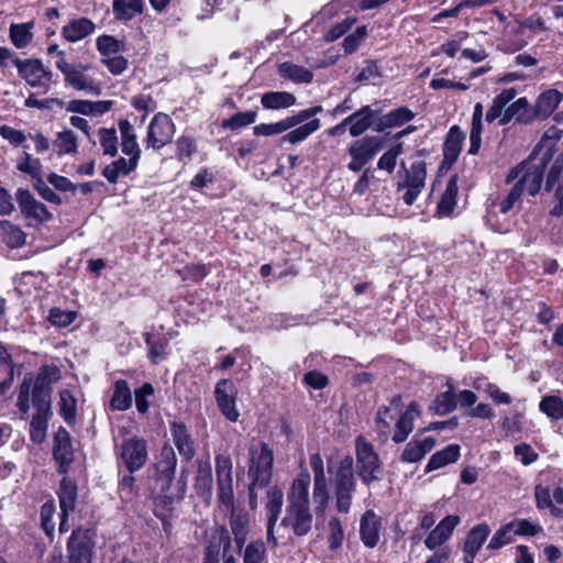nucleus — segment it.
<instances>
[{"label": "nucleus", "mask_w": 563, "mask_h": 563, "mask_svg": "<svg viewBox=\"0 0 563 563\" xmlns=\"http://www.w3.org/2000/svg\"><path fill=\"white\" fill-rule=\"evenodd\" d=\"M60 378V371L55 365H43L35 377L24 376L19 386L16 407L25 416L30 411V398L36 409L30 422V438L41 444L46 439L48 420L52 417V385Z\"/></svg>", "instance_id": "1"}, {"label": "nucleus", "mask_w": 563, "mask_h": 563, "mask_svg": "<svg viewBox=\"0 0 563 563\" xmlns=\"http://www.w3.org/2000/svg\"><path fill=\"white\" fill-rule=\"evenodd\" d=\"M310 482V473L302 468L287 493L286 512L280 522L299 538L308 536L313 527V515L309 501Z\"/></svg>", "instance_id": "2"}, {"label": "nucleus", "mask_w": 563, "mask_h": 563, "mask_svg": "<svg viewBox=\"0 0 563 563\" xmlns=\"http://www.w3.org/2000/svg\"><path fill=\"white\" fill-rule=\"evenodd\" d=\"M353 457L343 456L335 466L329 465L328 472L332 476L335 496V507L339 512L347 514L351 508L353 495L356 492V478L353 470Z\"/></svg>", "instance_id": "3"}, {"label": "nucleus", "mask_w": 563, "mask_h": 563, "mask_svg": "<svg viewBox=\"0 0 563 563\" xmlns=\"http://www.w3.org/2000/svg\"><path fill=\"white\" fill-rule=\"evenodd\" d=\"M550 159L551 155L544 154L543 157L536 163L534 153H532L526 161L509 170L506 183L510 184L519 178L515 186H519L521 192L527 190L529 195L536 196L540 191L544 172Z\"/></svg>", "instance_id": "4"}, {"label": "nucleus", "mask_w": 563, "mask_h": 563, "mask_svg": "<svg viewBox=\"0 0 563 563\" xmlns=\"http://www.w3.org/2000/svg\"><path fill=\"white\" fill-rule=\"evenodd\" d=\"M356 474L363 485L369 487L372 483L383 477V466L379 455L363 435L355 439Z\"/></svg>", "instance_id": "5"}, {"label": "nucleus", "mask_w": 563, "mask_h": 563, "mask_svg": "<svg viewBox=\"0 0 563 563\" xmlns=\"http://www.w3.org/2000/svg\"><path fill=\"white\" fill-rule=\"evenodd\" d=\"M273 451L265 442L250 448L247 477L253 482V486H260V488L268 486L273 476Z\"/></svg>", "instance_id": "6"}, {"label": "nucleus", "mask_w": 563, "mask_h": 563, "mask_svg": "<svg viewBox=\"0 0 563 563\" xmlns=\"http://www.w3.org/2000/svg\"><path fill=\"white\" fill-rule=\"evenodd\" d=\"M13 64L18 68L19 76L32 88H40L48 91L53 84V71L46 67L41 59L14 58Z\"/></svg>", "instance_id": "7"}, {"label": "nucleus", "mask_w": 563, "mask_h": 563, "mask_svg": "<svg viewBox=\"0 0 563 563\" xmlns=\"http://www.w3.org/2000/svg\"><path fill=\"white\" fill-rule=\"evenodd\" d=\"M95 532L91 529L73 530L67 541L68 563H91L95 549Z\"/></svg>", "instance_id": "8"}, {"label": "nucleus", "mask_w": 563, "mask_h": 563, "mask_svg": "<svg viewBox=\"0 0 563 563\" xmlns=\"http://www.w3.org/2000/svg\"><path fill=\"white\" fill-rule=\"evenodd\" d=\"M322 110L323 109L321 106H314V107L301 110L297 114L287 117L284 120H280L276 123H262V124L255 125L253 128V133L256 136L278 135V134H282V133L288 131L289 129L309 120L310 118L314 117L316 114L322 112Z\"/></svg>", "instance_id": "9"}, {"label": "nucleus", "mask_w": 563, "mask_h": 563, "mask_svg": "<svg viewBox=\"0 0 563 563\" xmlns=\"http://www.w3.org/2000/svg\"><path fill=\"white\" fill-rule=\"evenodd\" d=\"M119 450V456L130 473L141 470L147 461V444L146 441L133 437L124 440Z\"/></svg>", "instance_id": "10"}, {"label": "nucleus", "mask_w": 563, "mask_h": 563, "mask_svg": "<svg viewBox=\"0 0 563 563\" xmlns=\"http://www.w3.org/2000/svg\"><path fill=\"white\" fill-rule=\"evenodd\" d=\"M175 134V124L169 115L158 112L152 119L147 136L146 145L154 150H159L170 143Z\"/></svg>", "instance_id": "11"}, {"label": "nucleus", "mask_w": 563, "mask_h": 563, "mask_svg": "<svg viewBox=\"0 0 563 563\" xmlns=\"http://www.w3.org/2000/svg\"><path fill=\"white\" fill-rule=\"evenodd\" d=\"M216 401L221 413L231 422L238 421L240 413L235 408L236 388L232 380L220 379L214 387Z\"/></svg>", "instance_id": "12"}, {"label": "nucleus", "mask_w": 563, "mask_h": 563, "mask_svg": "<svg viewBox=\"0 0 563 563\" xmlns=\"http://www.w3.org/2000/svg\"><path fill=\"white\" fill-rule=\"evenodd\" d=\"M53 457L58 463V473L67 474L74 462V450L70 434L63 427L54 435Z\"/></svg>", "instance_id": "13"}, {"label": "nucleus", "mask_w": 563, "mask_h": 563, "mask_svg": "<svg viewBox=\"0 0 563 563\" xmlns=\"http://www.w3.org/2000/svg\"><path fill=\"white\" fill-rule=\"evenodd\" d=\"M267 503H266V512H267V525H266V536L267 542L272 544L273 548H276L278 542L274 534L275 526L278 521V518L282 512L283 503H284V493L277 486L271 487L267 493Z\"/></svg>", "instance_id": "14"}, {"label": "nucleus", "mask_w": 563, "mask_h": 563, "mask_svg": "<svg viewBox=\"0 0 563 563\" xmlns=\"http://www.w3.org/2000/svg\"><path fill=\"white\" fill-rule=\"evenodd\" d=\"M177 465V457L174 449L169 445L163 446L161 451V459L156 465L157 471V485L162 493H167L170 489L172 483L175 477Z\"/></svg>", "instance_id": "15"}, {"label": "nucleus", "mask_w": 563, "mask_h": 563, "mask_svg": "<svg viewBox=\"0 0 563 563\" xmlns=\"http://www.w3.org/2000/svg\"><path fill=\"white\" fill-rule=\"evenodd\" d=\"M15 197L19 208L25 217L32 218L40 223L47 222L53 218L47 207L37 201L29 189L19 188Z\"/></svg>", "instance_id": "16"}, {"label": "nucleus", "mask_w": 563, "mask_h": 563, "mask_svg": "<svg viewBox=\"0 0 563 563\" xmlns=\"http://www.w3.org/2000/svg\"><path fill=\"white\" fill-rule=\"evenodd\" d=\"M87 69V65H74L64 76L65 82L76 90H84L91 95L99 96L101 88L99 84L84 74Z\"/></svg>", "instance_id": "17"}, {"label": "nucleus", "mask_w": 563, "mask_h": 563, "mask_svg": "<svg viewBox=\"0 0 563 563\" xmlns=\"http://www.w3.org/2000/svg\"><path fill=\"white\" fill-rule=\"evenodd\" d=\"M536 119V112L530 107L527 98L522 97L508 106L499 120V125H506L511 120L519 123H530Z\"/></svg>", "instance_id": "18"}, {"label": "nucleus", "mask_w": 563, "mask_h": 563, "mask_svg": "<svg viewBox=\"0 0 563 563\" xmlns=\"http://www.w3.org/2000/svg\"><path fill=\"white\" fill-rule=\"evenodd\" d=\"M379 111L372 109L371 106H364L357 111L353 112L346 118L350 123L349 132L352 136L356 137L362 135L373 125H376L374 118Z\"/></svg>", "instance_id": "19"}, {"label": "nucleus", "mask_w": 563, "mask_h": 563, "mask_svg": "<svg viewBox=\"0 0 563 563\" xmlns=\"http://www.w3.org/2000/svg\"><path fill=\"white\" fill-rule=\"evenodd\" d=\"M459 522V516L449 515L443 518L424 540L426 547L429 550H433L444 543L451 537Z\"/></svg>", "instance_id": "20"}, {"label": "nucleus", "mask_w": 563, "mask_h": 563, "mask_svg": "<svg viewBox=\"0 0 563 563\" xmlns=\"http://www.w3.org/2000/svg\"><path fill=\"white\" fill-rule=\"evenodd\" d=\"M170 432L181 457L185 461H190L196 454V448L187 427L181 422H172Z\"/></svg>", "instance_id": "21"}, {"label": "nucleus", "mask_w": 563, "mask_h": 563, "mask_svg": "<svg viewBox=\"0 0 563 563\" xmlns=\"http://www.w3.org/2000/svg\"><path fill=\"white\" fill-rule=\"evenodd\" d=\"M419 415L418 404L411 401L395 424V432L391 438L395 443H402L407 440L413 429V421Z\"/></svg>", "instance_id": "22"}, {"label": "nucleus", "mask_w": 563, "mask_h": 563, "mask_svg": "<svg viewBox=\"0 0 563 563\" xmlns=\"http://www.w3.org/2000/svg\"><path fill=\"white\" fill-rule=\"evenodd\" d=\"M380 519L373 510H367L361 518L360 536L367 548H374L379 541Z\"/></svg>", "instance_id": "23"}, {"label": "nucleus", "mask_w": 563, "mask_h": 563, "mask_svg": "<svg viewBox=\"0 0 563 563\" xmlns=\"http://www.w3.org/2000/svg\"><path fill=\"white\" fill-rule=\"evenodd\" d=\"M383 145V137L367 135L354 141L349 148V153L356 154L362 161L369 163L382 150Z\"/></svg>", "instance_id": "24"}, {"label": "nucleus", "mask_w": 563, "mask_h": 563, "mask_svg": "<svg viewBox=\"0 0 563 563\" xmlns=\"http://www.w3.org/2000/svg\"><path fill=\"white\" fill-rule=\"evenodd\" d=\"M434 445L435 439L432 437H427L422 440H419L415 437L406 444L400 455V461L406 463L419 462L434 448Z\"/></svg>", "instance_id": "25"}, {"label": "nucleus", "mask_w": 563, "mask_h": 563, "mask_svg": "<svg viewBox=\"0 0 563 563\" xmlns=\"http://www.w3.org/2000/svg\"><path fill=\"white\" fill-rule=\"evenodd\" d=\"M415 118V113L407 107H400L379 117L374 128L377 132H384L386 129L400 126Z\"/></svg>", "instance_id": "26"}, {"label": "nucleus", "mask_w": 563, "mask_h": 563, "mask_svg": "<svg viewBox=\"0 0 563 563\" xmlns=\"http://www.w3.org/2000/svg\"><path fill=\"white\" fill-rule=\"evenodd\" d=\"M250 518L246 512L236 509L230 511V527L239 552L242 551L247 539Z\"/></svg>", "instance_id": "27"}, {"label": "nucleus", "mask_w": 563, "mask_h": 563, "mask_svg": "<svg viewBox=\"0 0 563 563\" xmlns=\"http://www.w3.org/2000/svg\"><path fill=\"white\" fill-rule=\"evenodd\" d=\"M464 137L465 135L459 125H453L450 128L443 145L445 163L450 165L455 163L461 153Z\"/></svg>", "instance_id": "28"}, {"label": "nucleus", "mask_w": 563, "mask_h": 563, "mask_svg": "<svg viewBox=\"0 0 563 563\" xmlns=\"http://www.w3.org/2000/svg\"><path fill=\"white\" fill-rule=\"evenodd\" d=\"M139 158L129 157V159H125L120 157L107 165L102 170V175L110 184H115L121 175L126 176L135 170Z\"/></svg>", "instance_id": "29"}, {"label": "nucleus", "mask_w": 563, "mask_h": 563, "mask_svg": "<svg viewBox=\"0 0 563 563\" xmlns=\"http://www.w3.org/2000/svg\"><path fill=\"white\" fill-rule=\"evenodd\" d=\"M95 30V24L87 18H80L76 20H71L68 24L63 26L62 36L68 42H77L89 34H91Z\"/></svg>", "instance_id": "30"}, {"label": "nucleus", "mask_w": 563, "mask_h": 563, "mask_svg": "<svg viewBox=\"0 0 563 563\" xmlns=\"http://www.w3.org/2000/svg\"><path fill=\"white\" fill-rule=\"evenodd\" d=\"M119 130L121 132V146L122 152L129 157H141V150L136 142V134L132 124L126 120L119 121Z\"/></svg>", "instance_id": "31"}, {"label": "nucleus", "mask_w": 563, "mask_h": 563, "mask_svg": "<svg viewBox=\"0 0 563 563\" xmlns=\"http://www.w3.org/2000/svg\"><path fill=\"white\" fill-rule=\"evenodd\" d=\"M562 95L555 90L551 89L543 93H541L536 102L533 108V112H536V118H548L550 117L558 108L561 102Z\"/></svg>", "instance_id": "32"}, {"label": "nucleus", "mask_w": 563, "mask_h": 563, "mask_svg": "<svg viewBox=\"0 0 563 563\" xmlns=\"http://www.w3.org/2000/svg\"><path fill=\"white\" fill-rule=\"evenodd\" d=\"M460 457V445L450 444L431 455L426 466V473L432 472L448 464L454 463Z\"/></svg>", "instance_id": "33"}, {"label": "nucleus", "mask_w": 563, "mask_h": 563, "mask_svg": "<svg viewBox=\"0 0 563 563\" xmlns=\"http://www.w3.org/2000/svg\"><path fill=\"white\" fill-rule=\"evenodd\" d=\"M297 101L295 95L288 91H269L262 95L261 103L263 108L271 110L287 109Z\"/></svg>", "instance_id": "34"}, {"label": "nucleus", "mask_w": 563, "mask_h": 563, "mask_svg": "<svg viewBox=\"0 0 563 563\" xmlns=\"http://www.w3.org/2000/svg\"><path fill=\"white\" fill-rule=\"evenodd\" d=\"M446 385L448 390L437 395L435 399L430 406V410H432L438 416H444L456 409V394L454 386L451 382H448Z\"/></svg>", "instance_id": "35"}, {"label": "nucleus", "mask_w": 563, "mask_h": 563, "mask_svg": "<svg viewBox=\"0 0 563 563\" xmlns=\"http://www.w3.org/2000/svg\"><path fill=\"white\" fill-rule=\"evenodd\" d=\"M58 499L62 512H73L77 500V485L73 481L64 477L59 484Z\"/></svg>", "instance_id": "36"}, {"label": "nucleus", "mask_w": 563, "mask_h": 563, "mask_svg": "<svg viewBox=\"0 0 563 563\" xmlns=\"http://www.w3.org/2000/svg\"><path fill=\"white\" fill-rule=\"evenodd\" d=\"M459 192L456 177H451L446 183L444 192L437 207V213L440 217H449L456 205V196Z\"/></svg>", "instance_id": "37"}, {"label": "nucleus", "mask_w": 563, "mask_h": 563, "mask_svg": "<svg viewBox=\"0 0 563 563\" xmlns=\"http://www.w3.org/2000/svg\"><path fill=\"white\" fill-rule=\"evenodd\" d=\"M230 544L231 538L228 529L223 526L218 527L205 545L203 554L207 556H216L220 559L221 547L223 545L224 551H227Z\"/></svg>", "instance_id": "38"}, {"label": "nucleus", "mask_w": 563, "mask_h": 563, "mask_svg": "<svg viewBox=\"0 0 563 563\" xmlns=\"http://www.w3.org/2000/svg\"><path fill=\"white\" fill-rule=\"evenodd\" d=\"M112 9L117 19L132 20L143 13L144 0H113Z\"/></svg>", "instance_id": "39"}, {"label": "nucleus", "mask_w": 563, "mask_h": 563, "mask_svg": "<svg viewBox=\"0 0 563 563\" xmlns=\"http://www.w3.org/2000/svg\"><path fill=\"white\" fill-rule=\"evenodd\" d=\"M278 71L282 77L292 80L297 84H308L311 82L313 78L311 70L290 62L282 63L278 67Z\"/></svg>", "instance_id": "40"}, {"label": "nucleus", "mask_w": 563, "mask_h": 563, "mask_svg": "<svg viewBox=\"0 0 563 563\" xmlns=\"http://www.w3.org/2000/svg\"><path fill=\"white\" fill-rule=\"evenodd\" d=\"M112 410L124 411L132 406V394L126 380L119 379L114 383V390L110 400Z\"/></svg>", "instance_id": "41"}, {"label": "nucleus", "mask_w": 563, "mask_h": 563, "mask_svg": "<svg viewBox=\"0 0 563 563\" xmlns=\"http://www.w3.org/2000/svg\"><path fill=\"white\" fill-rule=\"evenodd\" d=\"M320 129V120L312 119L309 122L296 128L295 130L285 134L280 141L297 144L305 141L309 135Z\"/></svg>", "instance_id": "42"}, {"label": "nucleus", "mask_w": 563, "mask_h": 563, "mask_svg": "<svg viewBox=\"0 0 563 563\" xmlns=\"http://www.w3.org/2000/svg\"><path fill=\"white\" fill-rule=\"evenodd\" d=\"M186 492V483L183 477L177 483V493L170 495L159 496L155 499V515L157 517H165L167 511L172 510L174 499H181Z\"/></svg>", "instance_id": "43"}, {"label": "nucleus", "mask_w": 563, "mask_h": 563, "mask_svg": "<svg viewBox=\"0 0 563 563\" xmlns=\"http://www.w3.org/2000/svg\"><path fill=\"white\" fill-rule=\"evenodd\" d=\"M489 532L490 529L486 523H479L473 527L464 541L463 548L468 549L471 552H478Z\"/></svg>", "instance_id": "44"}, {"label": "nucleus", "mask_w": 563, "mask_h": 563, "mask_svg": "<svg viewBox=\"0 0 563 563\" xmlns=\"http://www.w3.org/2000/svg\"><path fill=\"white\" fill-rule=\"evenodd\" d=\"M32 27L33 22L12 24L10 26V38L16 48H24L32 41Z\"/></svg>", "instance_id": "45"}, {"label": "nucleus", "mask_w": 563, "mask_h": 563, "mask_svg": "<svg viewBox=\"0 0 563 563\" xmlns=\"http://www.w3.org/2000/svg\"><path fill=\"white\" fill-rule=\"evenodd\" d=\"M59 413L68 424H73L76 421V399L73 394L67 390H60L59 393Z\"/></svg>", "instance_id": "46"}, {"label": "nucleus", "mask_w": 563, "mask_h": 563, "mask_svg": "<svg viewBox=\"0 0 563 563\" xmlns=\"http://www.w3.org/2000/svg\"><path fill=\"white\" fill-rule=\"evenodd\" d=\"M99 142L104 155L114 157L118 153V136L114 128H101L98 131Z\"/></svg>", "instance_id": "47"}, {"label": "nucleus", "mask_w": 563, "mask_h": 563, "mask_svg": "<svg viewBox=\"0 0 563 563\" xmlns=\"http://www.w3.org/2000/svg\"><path fill=\"white\" fill-rule=\"evenodd\" d=\"M312 496L316 504V512H324L330 498L327 478L313 479Z\"/></svg>", "instance_id": "48"}, {"label": "nucleus", "mask_w": 563, "mask_h": 563, "mask_svg": "<svg viewBox=\"0 0 563 563\" xmlns=\"http://www.w3.org/2000/svg\"><path fill=\"white\" fill-rule=\"evenodd\" d=\"M540 410L548 417L560 420L563 419V400L558 396H545L539 404Z\"/></svg>", "instance_id": "49"}, {"label": "nucleus", "mask_w": 563, "mask_h": 563, "mask_svg": "<svg viewBox=\"0 0 563 563\" xmlns=\"http://www.w3.org/2000/svg\"><path fill=\"white\" fill-rule=\"evenodd\" d=\"M0 225L4 231V242L9 247H20L25 243V233L18 225L9 221H2Z\"/></svg>", "instance_id": "50"}, {"label": "nucleus", "mask_w": 563, "mask_h": 563, "mask_svg": "<svg viewBox=\"0 0 563 563\" xmlns=\"http://www.w3.org/2000/svg\"><path fill=\"white\" fill-rule=\"evenodd\" d=\"M266 558L265 543L256 540L249 543L243 552V563H262Z\"/></svg>", "instance_id": "51"}, {"label": "nucleus", "mask_w": 563, "mask_h": 563, "mask_svg": "<svg viewBox=\"0 0 563 563\" xmlns=\"http://www.w3.org/2000/svg\"><path fill=\"white\" fill-rule=\"evenodd\" d=\"M344 539V531L341 525V521L336 517H332L329 520V534H328V543L329 549L331 551H336L342 547Z\"/></svg>", "instance_id": "52"}, {"label": "nucleus", "mask_w": 563, "mask_h": 563, "mask_svg": "<svg viewBox=\"0 0 563 563\" xmlns=\"http://www.w3.org/2000/svg\"><path fill=\"white\" fill-rule=\"evenodd\" d=\"M118 493L121 501L128 504L136 496L135 477L133 473L125 474L121 477L118 485Z\"/></svg>", "instance_id": "53"}, {"label": "nucleus", "mask_w": 563, "mask_h": 563, "mask_svg": "<svg viewBox=\"0 0 563 563\" xmlns=\"http://www.w3.org/2000/svg\"><path fill=\"white\" fill-rule=\"evenodd\" d=\"M58 154H73L77 152V136L71 130L60 132L55 141Z\"/></svg>", "instance_id": "54"}, {"label": "nucleus", "mask_w": 563, "mask_h": 563, "mask_svg": "<svg viewBox=\"0 0 563 563\" xmlns=\"http://www.w3.org/2000/svg\"><path fill=\"white\" fill-rule=\"evenodd\" d=\"M255 120H256L255 111L238 112V113L233 114L231 118L224 120L222 122V126L229 128L231 130H238L240 128L252 124L253 122H255Z\"/></svg>", "instance_id": "55"}, {"label": "nucleus", "mask_w": 563, "mask_h": 563, "mask_svg": "<svg viewBox=\"0 0 563 563\" xmlns=\"http://www.w3.org/2000/svg\"><path fill=\"white\" fill-rule=\"evenodd\" d=\"M218 500L227 511L235 509L232 481L218 482Z\"/></svg>", "instance_id": "56"}, {"label": "nucleus", "mask_w": 563, "mask_h": 563, "mask_svg": "<svg viewBox=\"0 0 563 563\" xmlns=\"http://www.w3.org/2000/svg\"><path fill=\"white\" fill-rule=\"evenodd\" d=\"M514 530V523H507L498 529L492 537L488 549L497 550L512 541L511 532Z\"/></svg>", "instance_id": "57"}, {"label": "nucleus", "mask_w": 563, "mask_h": 563, "mask_svg": "<svg viewBox=\"0 0 563 563\" xmlns=\"http://www.w3.org/2000/svg\"><path fill=\"white\" fill-rule=\"evenodd\" d=\"M426 169L422 163L411 165V170L407 174L406 187L422 190L424 187Z\"/></svg>", "instance_id": "58"}, {"label": "nucleus", "mask_w": 563, "mask_h": 563, "mask_svg": "<svg viewBox=\"0 0 563 563\" xmlns=\"http://www.w3.org/2000/svg\"><path fill=\"white\" fill-rule=\"evenodd\" d=\"M145 342L148 345V356L153 363H158L166 357L165 349L167 340L153 341L150 333L145 334Z\"/></svg>", "instance_id": "59"}, {"label": "nucleus", "mask_w": 563, "mask_h": 563, "mask_svg": "<svg viewBox=\"0 0 563 563\" xmlns=\"http://www.w3.org/2000/svg\"><path fill=\"white\" fill-rule=\"evenodd\" d=\"M217 481H232V462L230 456L219 454L216 456Z\"/></svg>", "instance_id": "60"}, {"label": "nucleus", "mask_w": 563, "mask_h": 563, "mask_svg": "<svg viewBox=\"0 0 563 563\" xmlns=\"http://www.w3.org/2000/svg\"><path fill=\"white\" fill-rule=\"evenodd\" d=\"M177 156L180 161L187 158L190 159L191 156L197 152V144L195 140L190 136L183 135L177 142Z\"/></svg>", "instance_id": "61"}, {"label": "nucleus", "mask_w": 563, "mask_h": 563, "mask_svg": "<svg viewBox=\"0 0 563 563\" xmlns=\"http://www.w3.org/2000/svg\"><path fill=\"white\" fill-rule=\"evenodd\" d=\"M563 154H560L552 164L544 185L545 191H551L560 178L563 179Z\"/></svg>", "instance_id": "62"}, {"label": "nucleus", "mask_w": 563, "mask_h": 563, "mask_svg": "<svg viewBox=\"0 0 563 563\" xmlns=\"http://www.w3.org/2000/svg\"><path fill=\"white\" fill-rule=\"evenodd\" d=\"M97 47L104 58L115 55L120 51V42L110 35H102L97 40Z\"/></svg>", "instance_id": "63"}, {"label": "nucleus", "mask_w": 563, "mask_h": 563, "mask_svg": "<svg viewBox=\"0 0 563 563\" xmlns=\"http://www.w3.org/2000/svg\"><path fill=\"white\" fill-rule=\"evenodd\" d=\"M76 319V312L64 311L59 308H52L49 310L48 320L52 324L57 327H67Z\"/></svg>", "instance_id": "64"}]
</instances>
